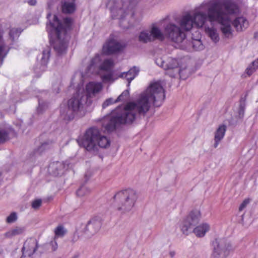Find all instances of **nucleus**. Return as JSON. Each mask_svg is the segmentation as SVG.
Wrapping results in <instances>:
<instances>
[{"label":"nucleus","instance_id":"f257e3e1","mask_svg":"<svg viewBox=\"0 0 258 258\" xmlns=\"http://www.w3.org/2000/svg\"><path fill=\"white\" fill-rule=\"evenodd\" d=\"M239 13L238 5L232 0H210L204 2L192 14H186L181 17L180 25L185 30H190L194 24L203 28L207 21L218 23L224 38L230 39L234 36L229 17Z\"/></svg>","mask_w":258,"mask_h":258},{"label":"nucleus","instance_id":"f03ea898","mask_svg":"<svg viewBox=\"0 0 258 258\" xmlns=\"http://www.w3.org/2000/svg\"><path fill=\"white\" fill-rule=\"evenodd\" d=\"M165 97V91L161 83L153 82L139 95L136 102L128 103L123 109L117 108L111 115L106 117L102 126L109 133L120 124L131 123L136 118L137 114L145 115L152 105L160 107Z\"/></svg>","mask_w":258,"mask_h":258},{"label":"nucleus","instance_id":"7ed1b4c3","mask_svg":"<svg viewBox=\"0 0 258 258\" xmlns=\"http://www.w3.org/2000/svg\"><path fill=\"white\" fill-rule=\"evenodd\" d=\"M47 19L46 29L50 43L58 54H62L66 52L68 47L69 38L68 32L71 29L73 19L52 15L50 12L47 14Z\"/></svg>","mask_w":258,"mask_h":258},{"label":"nucleus","instance_id":"20e7f679","mask_svg":"<svg viewBox=\"0 0 258 258\" xmlns=\"http://www.w3.org/2000/svg\"><path fill=\"white\" fill-rule=\"evenodd\" d=\"M181 19L179 22H180ZM173 23H169L165 27L164 34L171 41L176 43L183 50L187 51H200L204 49V45L201 41V34L194 24L189 30L182 29Z\"/></svg>","mask_w":258,"mask_h":258},{"label":"nucleus","instance_id":"39448f33","mask_svg":"<svg viewBox=\"0 0 258 258\" xmlns=\"http://www.w3.org/2000/svg\"><path fill=\"white\" fill-rule=\"evenodd\" d=\"M114 64L112 59H106L102 62L101 55L97 54L91 59L87 68L86 74L87 76L90 74L99 75L104 83H112L119 77L125 78L128 81L127 86L129 87L131 81L138 75L139 69L134 67L127 72L122 73L117 76L112 69Z\"/></svg>","mask_w":258,"mask_h":258},{"label":"nucleus","instance_id":"423d86ee","mask_svg":"<svg viewBox=\"0 0 258 258\" xmlns=\"http://www.w3.org/2000/svg\"><path fill=\"white\" fill-rule=\"evenodd\" d=\"M138 0H120L116 2L114 0H109L111 17L113 19H118L120 25L124 29H127L136 21L135 14Z\"/></svg>","mask_w":258,"mask_h":258},{"label":"nucleus","instance_id":"0eeeda50","mask_svg":"<svg viewBox=\"0 0 258 258\" xmlns=\"http://www.w3.org/2000/svg\"><path fill=\"white\" fill-rule=\"evenodd\" d=\"M77 141L80 146L88 151L95 150L97 146L106 148L110 145V140L106 137L101 135L99 130L95 127L89 128L84 135L79 137Z\"/></svg>","mask_w":258,"mask_h":258},{"label":"nucleus","instance_id":"6e6552de","mask_svg":"<svg viewBox=\"0 0 258 258\" xmlns=\"http://www.w3.org/2000/svg\"><path fill=\"white\" fill-rule=\"evenodd\" d=\"M114 198L117 203V210L120 214H125L132 210L138 196L135 190L128 188L118 192L114 195Z\"/></svg>","mask_w":258,"mask_h":258},{"label":"nucleus","instance_id":"1a4fd4ad","mask_svg":"<svg viewBox=\"0 0 258 258\" xmlns=\"http://www.w3.org/2000/svg\"><path fill=\"white\" fill-rule=\"evenodd\" d=\"M83 90L81 92L80 90H77L76 93L68 101V111H72V113L66 114L63 111H60L61 115L63 116L64 119L71 120L74 117V114L77 113L79 111L83 110L85 104L87 106L90 105L86 102V99L84 95Z\"/></svg>","mask_w":258,"mask_h":258},{"label":"nucleus","instance_id":"9d476101","mask_svg":"<svg viewBox=\"0 0 258 258\" xmlns=\"http://www.w3.org/2000/svg\"><path fill=\"white\" fill-rule=\"evenodd\" d=\"M156 63L166 71V74L172 78H174L177 74L181 75V71L178 69L180 62L177 58L163 56L155 60Z\"/></svg>","mask_w":258,"mask_h":258},{"label":"nucleus","instance_id":"9b49d317","mask_svg":"<svg viewBox=\"0 0 258 258\" xmlns=\"http://www.w3.org/2000/svg\"><path fill=\"white\" fill-rule=\"evenodd\" d=\"M212 258H226L234 250V247L225 239H216L213 242Z\"/></svg>","mask_w":258,"mask_h":258},{"label":"nucleus","instance_id":"f8f14e48","mask_svg":"<svg viewBox=\"0 0 258 258\" xmlns=\"http://www.w3.org/2000/svg\"><path fill=\"white\" fill-rule=\"evenodd\" d=\"M201 218L200 210L196 209L191 211L181 222L179 227L182 233L188 235L194 226L197 225Z\"/></svg>","mask_w":258,"mask_h":258},{"label":"nucleus","instance_id":"ddd939ff","mask_svg":"<svg viewBox=\"0 0 258 258\" xmlns=\"http://www.w3.org/2000/svg\"><path fill=\"white\" fill-rule=\"evenodd\" d=\"M103 85L101 82H90L86 85L85 90L80 86H78V90L81 92L83 90L84 92V95L86 99V102L89 104L92 103L91 98L98 94L102 89Z\"/></svg>","mask_w":258,"mask_h":258},{"label":"nucleus","instance_id":"4468645a","mask_svg":"<svg viewBox=\"0 0 258 258\" xmlns=\"http://www.w3.org/2000/svg\"><path fill=\"white\" fill-rule=\"evenodd\" d=\"M125 47L124 44H121L110 35L103 46L102 52L106 55H110L122 51Z\"/></svg>","mask_w":258,"mask_h":258},{"label":"nucleus","instance_id":"2eb2a0df","mask_svg":"<svg viewBox=\"0 0 258 258\" xmlns=\"http://www.w3.org/2000/svg\"><path fill=\"white\" fill-rule=\"evenodd\" d=\"M50 56V49L47 47L42 52L38 55L35 72L36 73L42 72L46 68Z\"/></svg>","mask_w":258,"mask_h":258},{"label":"nucleus","instance_id":"dca6fc26","mask_svg":"<svg viewBox=\"0 0 258 258\" xmlns=\"http://www.w3.org/2000/svg\"><path fill=\"white\" fill-rule=\"evenodd\" d=\"M101 225V219L99 217H93L87 223L85 232L88 236H92L99 230Z\"/></svg>","mask_w":258,"mask_h":258},{"label":"nucleus","instance_id":"f3484780","mask_svg":"<svg viewBox=\"0 0 258 258\" xmlns=\"http://www.w3.org/2000/svg\"><path fill=\"white\" fill-rule=\"evenodd\" d=\"M68 167L69 164L66 162H53L49 164L48 170L50 174L57 176L62 174Z\"/></svg>","mask_w":258,"mask_h":258},{"label":"nucleus","instance_id":"a211bd4d","mask_svg":"<svg viewBox=\"0 0 258 258\" xmlns=\"http://www.w3.org/2000/svg\"><path fill=\"white\" fill-rule=\"evenodd\" d=\"M4 31L0 29V65H2L5 58L8 54L12 46L4 38Z\"/></svg>","mask_w":258,"mask_h":258},{"label":"nucleus","instance_id":"6ab92c4d","mask_svg":"<svg viewBox=\"0 0 258 258\" xmlns=\"http://www.w3.org/2000/svg\"><path fill=\"white\" fill-rule=\"evenodd\" d=\"M36 241L33 239H27L23 245L22 248L23 255H28L31 256L36 251L37 247L36 246Z\"/></svg>","mask_w":258,"mask_h":258},{"label":"nucleus","instance_id":"aec40b11","mask_svg":"<svg viewBox=\"0 0 258 258\" xmlns=\"http://www.w3.org/2000/svg\"><path fill=\"white\" fill-rule=\"evenodd\" d=\"M232 24L236 31L239 32L244 31L248 28L249 22L245 17L240 16L234 19L232 22Z\"/></svg>","mask_w":258,"mask_h":258},{"label":"nucleus","instance_id":"412c9836","mask_svg":"<svg viewBox=\"0 0 258 258\" xmlns=\"http://www.w3.org/2000/svg\"><path fill=\"white\" fill-rule=\"evenodd\" d=\"M227 130V126L224 124H220L214 133V143L213 146L216 148L223 139Z\"/></svg>","mask_w":258,"mask_h":258},{"label":"nucleus","instance_id":"4be33fe9","mask_svg":"<svg viewBox=\"0 0 258 258\" xmlns=\"http://www.w3.org/2000/svg\"><path fill=\"white\" fill-rule=\"evenodd\" d=\"M211 229L210 225L207 222H203L196 226L192 229V233L198 238L204 237L206 233L208 232Z\"/></svg>","mask_w":258,"mask_h":258},{"label":"nucleus","instance_id":"5701e85b","mask_svg":"<svg viewBox=\"0 0 258 258\" xmlns=\"http://www.w3.org/2000/svg\"><path fill=\"white\" fill-rule=\"evenodd\" d=\"M60 7L62 12L67 14H72L76 10L75 0H61Z\"/></svg>","mask_w":258,"mask_h":258},{"label":"nucleus","instance_id":"b1692460","mask_svg":"<svg viewBox=\"0 0 258 258\" xmlns=\"http://www.w3.org/2000/svg\"><path fill=\"white\" fill-rule=\"evenodd\" d=\"M205 26V31L206 34L208 36L211 40L215 43H217L219 41V34L216 28L214 27Z\"/></svg>","mask_w":258,"mask_h":258},{"label":"nucleus","instance_id":"393cba45","mask_svg":"<svg viewBox=\"0 0 258 258\" xmlns=\"http://www.w3.org/2000/svg\"><path fill=\"white\" fill-rule=\"evenodd\" d=\"M151 36H152V41L158 39L162 41L164 39V34L161 32V30L157 26L153 25L150 31Z\"/></svg>","mask_w":258,"mask_h":258},{"label":"nucleus","instance_id":"a878e982","mask_svg":"<svg viewBox=\"0 0 258 258\" xmlns=\"http://www.w3.org/2000/svg\"><path fill=\"white\" fill-rule=\"evenodd\" d=\"M25 231L24 227H16L7 232L6 234V236L9 237L18 235L23 234Z\"/></svg>","mask_w":258,"mask_h":258},{"label":"nucleus","instance_id":"bb28decb","mask_svg":"<svg viewBox=\"0 0 258 258\" xmlns=\"http://www.w3.org/2000/svg\"><path fill=\"white\" fill-rule=\"evenodd\" d=\"M139 40L140 41L147 43L152 41V36L150 31L148 30H144L142 31L139 36Z\"/></svg>","mask_w":258,"mask_h":258},{"label":"nucleus","instance_id":"cd10ccee","mask_svg":"<svg viewBox=\"0 0 258 258\" xmlns=\"http://www.w3.org/2000/svg\"><path fill=\"white\" fill-rule=\"evenodd\" d=\"M52 146L51 142H44L35 150V153L36 154H41L45 151L49 149Z\"/></svg>","mask_w":258,"mask_h":258},{"label":"nucleus","instance_id":"c85d7f7f","mask_svg":"<svg viewBox=\"0 0 258 258\" xmlns=\"http://www.w3.org/2000/svg\"><path fill=\"white\" fill-rule=\"evenodd\" d=\"M22 30L20 28H11L9 32V36L12 42L17 39L19 37L20 34L22 32Z\"/></svg>","mask_w":258,"mask_h":258},{"label":"nucleus","instance_id":"c756f323","mask_svg":"<svg viewBox=\"0 0 258 258\" xmlns=\"http://www.w3.org/2000/svg\"><path fill=\"white\" fill-rule=\"evenodd\" d=\"M54 240H56L58 237H63L66 233V230L62 225H59L54 229Z\"/></svg>","mask_w":258,"mask_h":258},{"label":"nucleus","instance_id":"7c9ffc66","mask_svg":"<svg viewBox=\"0 0 258 258\" xmlns=\"http://www.w3.org/2000/svg\"><path fill=\"white\" fill-rule=\"evenodd\" d=\"M258 68V58L253 61L246 68L245 73L250 76Z\"/></svg>","mask_w":258,"mask_h":258},{"label":"nucleus","instance_id":"2f4dec72","mask_svg":"<svg viewBox=\"0 0 258 258\" xmlns=\"http://www.w3.org/2000/svg\"><path fill=\"white\" fill-rule=\"evenodd\" d=\"M91 192V189L85 185H82L77 191L76 194L78 197H83L88 195Z\"/></svg>","mask_w":258,"mask_h":258},{"label":"nucleus","instance_id":"473e14b6","mask_svg":"<svg viewBox=\"0 0 258 258\" xmlns=\"http://www.w3.org/2000/svg\"><path fill=\"white\" fill-rule=\"evenodd\" d=\"M41 96L40 95H36V97L38 98V107L37 109V111L38 113H42L48 107L47 103L41 100Z\"/></svg>","mask_w":258,"mask_h":258},{"label":"nucleus","instance_id":"72a5a7b5","mask_svg":"<svg viewBox=\"0 0 258 258\" xmlns=\"http://www.w3.org/2000/svg\"><path fill=\"white\" fill-rule=\"evenodd\" d=\"M130 95L129 90L126 89L122 92V93L117 98L116 101H124L127 100Z\"/></svg>","mask_w":258,"mask_h":258},{"label":"nucleus","instance_id":"f704fd0d","mask_svg":"<svg viewBox=\"0 0 258 258\" xmlns=\"http://www.w3.org/2000/svg\"><path fill=\"white\" fill-rule=\"evenodd\" d=\"M8 139V133L5 130H0V144L5 142Z\"/></svg>","mask_w":258,"mask_h":258},{"label":"nucleus","instance_id":"c9c22d12","mask_svg":"<svg viewBox=\"0 0 258 258\" xmlns=\"http://www.w3.org/2000/svg\"><path fill=\"white\" fill-rule=\"evenodd\" d=\"M17 219V215L16 213H12L7 218V222L8 223H12L15 222Z\"/></svg>","mask_w":258,"mask_h":258},{"label":"nucleus","instance_id":"e433bc0d","mask_svg":"<svg viewBox=\"0 0 258 258\" xmlns=\"http://www.w3.org/2000/svg\"><path fill=\"white\" fill-rule=\"evenodd\" d=\"M117 102H118V101H116V100H113L111 98H108L103 102L102 104V107L103 108H105L107 106Z\"/></svg>","mask_w":258,"mask_h":258},{"label":"nucleus","instance_id":"4c0bfd02","mask_svg":"<svg viewBox=\"0 0 258 258\" xmlns=\"http://www.w3.org/2000/svg\"><path fill=\"white\" fill-rule=\"evenodd\" d=\"M41 204L42 200L41 199H36L32 202V207L34 209H37L41 206Z\"/></svg>","mask_w":258,"mask_h":258},{"label":"nucleus","instance_id":"58836bf2","mask_svg":"<svg viewBox=\"0 0 258 258\" xmlns=\"http://www.w3.org/2000/svg\"><path fill=\"white\" fill-rule=\"evenodd\" d=\"M245 105L243 103H240L239 105V110H238V117L240 118H243L244 111H245Z\"/></svg>","mask_w":258,"mask_h":258},{"label":"nucleus","instance_id":"ea45409f","mask_svg":"<svg viewBox=\"0 0 258 258\" xmlns=\"http://www.w3.org/2000/svg\"><path fill=\"white\" fill-rule=\"evenodd\" d=\"M250 202V199H245L242 203L240 204L239 210V211H242L246 206Z\"/></svg>","mask_w":258,"mask_h":258},{"label":"nucleus","instance_id":"a19ab883","mask_svg":"<svg viewBox=\"0 0 258 258\" xmlns=\"http://www.w3.org/2000/svg\"><path fill=\"white\" fill-rule=\"evenodd\" d=\"M57 0H50L47 2V7L49 9H51L54 4L56 2Z\"/></svg>","mask_w":258,"mask_h":258},{"label":"nucleus","instance_id":"79ce46f5","mask_svg":"<svg viewBox=\"0 0 258 258\" xmlns=\"http://www.w3.org/2000/svg\"><path fill=\"white\" fill-rule=\"evenodd\" d=\"M52 246V250L53 251H55L57 248V243L55 240L54 241H52L51 243Z\"/></svg>","mask_w":258,"mask_h":258},{"label":"nucleus","instance_id":"37998d69","mask_svg":"<svg viewBox=\"0 0 258 258\" xmlns=\"http://www.w3.org/2000/svg\"><path fill=\"white\" fill-rule=\"evenodd\" d=\"M37 3L36 0H30L28 4L31 6H35Z\"/></svg>","mask_w":258,"mask_h":258},{"label":"nucleus","instance_id":"c03bdc74","mask_svg":"<svg viewBox=\"0 0 258 258\" xmlns=\"http://www.w3.org/2000/svg\"><path fill=\"white\" fill-rule=\"evenodd\" d=\"M169 255L171 257V258H173L175 256V254H176V252L175 251H173V250H172V251H170L169 252Z\"/></svg>","mask_w":258,"mask_h":258},{"label":"nucleus","instance_id":"a18cd8bd","mask_svg":"<svg viewBox=\"0 0 258 258\" xmlns=\"http://www.w3.org/2000/svg\"><path fill=\"white\" fill-rule=\"evenodd\" d=\"M35 92H36V93H39V94H41V95H46V92L45 91H39L38 90H35Z\"/></svg>","mask_w":258,"mask_h":258},{"label":"nucleus","instance_id":"49530a36","mask_svg":"<svg viewBox=\"0 0 258 258\" xmlns=\"http://www.w3.org/2000/svg\"><path fill=\"white\" fill-rule=\"evenodd\" d=\"M77 257H78V256L77 255H75L72 258H77Z\"/></svg>","mask_w":258,"mask_h":258}]
</instances>
